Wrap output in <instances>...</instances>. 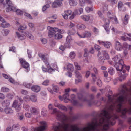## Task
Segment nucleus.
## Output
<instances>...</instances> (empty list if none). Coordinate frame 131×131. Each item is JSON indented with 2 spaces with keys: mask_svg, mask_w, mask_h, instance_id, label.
<instances>
[{
  "mask_svg": "<svg viewBox=\"0 0 131 131\" xmlns=\"http://www.w3.org/2000/svg\"><path fill=\"white\" fill-rule=\"evenodd\" d=\"M52 114H57V118L63 122L61 124L58 123L53 125V129L54 131H73V129L71 127L69 123H67L66 121L67 119L66 116L63 113L58 111L56 108H53Z\"/></svg>",
  "mask_w": 131,
  "mask_h": 131,
  "instance_id": "obj_1",
  "label": "nucleus"
},
{
  "mask_svg": "<svg viewBox=\"0 0 131 131\" xmlns=\"http://www.w3.org/2000/svg\"><path fill=\"white\" fill-rule=\"evenodd\" d=\"M39 55L43 60L45 63L46 66L47 68L45 67L44 66L42 67V70L43 71L47 72V70L48 68H50V65H49L48 62V59L47 57V55H45L42 54H39Z\"/></svg>",
  "mask_w": 131,
  "mask_h": 131,
  "instance_id": "obj_2",
  "label": "nucleus"
},
{
  "mask_svg": "<svg viewBox=\"0 0 131 131\" xmlns=\"http://www.w3.org/2000/svg\"><path fill=\"white\" fill-rule=\"evenodd\" d=\"M102 53L103 56H101V53L100 51H98L97 57L99 58V60H103L108 59L109 58V56L107 52L105 50H103L102 51Z\"/></svg>",
  "mask_w": 131,
  "mask_h": 131,
  "instance_id": "obj_3",
  "label": "nucleus"
},
{
  "mask_svg": "<svg viewBox=\"0 0 131 131\" xmlns=\"http://www.w3.org/2000/svg\"><path fill=\"white\" fill-rule=\"evenodd\" d=\"M64 70L67 71L68 73V76L71 77L72 76L71 73L73 71L74 69V67L72 64L69 63H67L63 67Z\"/></svg>",
  "mask_w": 131,
  "mask_h": 131,
  "instance_id": "obj_4",
  "label": "nucleus"
},
{
  "mask_svg": "<svg viewBox=\"0 0 131 131\" xmlns=\"http://www.w3.org/2000/svg\"><path fill=\"white\" fill-rule=\"evenodd\" d=\"M47 28L49 29L48 35L50 37H52L55 33L58 31V28H52L49 26Z\"/></svg>",
  "mask_w": 131,
  "mask_h": 131,
  "instance_id": "obj_5",
  "label": "nucleus"
},
{
  "mask_svg": "<svg viewBox=\"0 0 131 131\" xmlns=\"http://www.w3.org/2000/svg\"><path fill=\"white\" fill-rule=\"evenodd\" d=\"M124 62L122 60H120L118 63L115 64V67H116V70L121 72L123 68Z\"/></svg>",
  "mask_w": 131,
  "mask_h": 131,
  "instance_id": "obj_6",
  "label": "nucleus"
},
{
  "mask_svg": "<svg viewBox=\"0 0 131 131\" xmlns=\"http://www.w3.org/2000/svg\"><path fill=\"white\" fill-rule=\"evenodd\" d=\"M78 99L81 101L85 102L90 105L91 104V100H87L86 97H83L82 95L80 93H78L77 94Z\"/></svg>",
  "mask_w": 131,
  "mask_h": 131,
  "instance_id": "obj_7",
  "label": "nucleus"
},
{
  "mask_svg": "<svg viewBox=\"0 0 131 131\" xmlns=\"http://www.w3.org/2000/svg\"><path fill=\"white\" fill-rule=\"evenodd\" d=\"M40 124L43 126L35 128L34 129V131H43L45 129V128L46 127V122L44 121H42L40 122Z\"/></svg>",
  "mask_w": 131,
  "mask_h": 131,
  "instance_id": "obj_8",
  "label": "nucleus"
},
{
  "mask_svg": "<svg viewBox=\"0 0 131 131\" xmlns=\"http://www.w3.org/2000/svg\"><path fill=\"white\" fill-rule=\"evenodd\" d=\"M0 21L2 23L1 24V26L3 28H7L9 27L10 25L8 23L5 21L4 19L0 15Z\"/></svg>",
  "mask_w": 131,
  "mask_h": 131,
  "instance_id": "obj_9",
  "label": "nucleus"
},
{
  "mask_svg": "<svg viewBox=\"0 0 131 131\" xmlns=\"http://www.w3.org/2000/svg\"><path fill=\"white\" fill-rule=\"evenodd\" d=\"M115 49L117 51H120L122 50L123 48V46L121 43L116 41L115 43Z\"/></svg>",
  "mask_w": 131,
  "mask_h": 131,
  "instance_id": "obj_10",
  "label": "nucleus"
},
{
  "mask_svg": "<svg viewBox=\"0 0 131 131\" xmlns=\"http://www.w3.org/2000/svg\"><path fill=\"white\" fill-rule=\"evenodd\" d=\"M98 41L99 44L107 48H109L110 46H111V43L108 41L104 42L99 40Z\"/></svg>",
  "mask_w": 131,
  "mask_h": 131,
  "instance_id": "obj_11",
  "label": "nucleus"
},
{
  "mask_svg": "<svg viewBox=\"0 0 131 131\" xmlns=\"http://www.w3.org/2000/svg\"><path fill=\"white\" fill-rule=\"evenodd\" d=\"M19 60L21 65L24 68L26 69L29 67V64L24 59L20 58Z\"/></svg>",
  "mask_w": 131,
  "mask_h": 131,
  "instance_id": "obj_12",
  "label": "nucleus"
},
{
  "mask_svg": "<svg viewBox=\"0 0 131 131\" xmlns=\"http://www.w3.org/2000/svg\"><path fill=\"white\" fill-rule=\"evenodd\" d=\"M62 4V2L61 1L58 0H56L52 3V7L53 8H57L60 6Z\"/></svg>",
  "mask_w": 131,
  "mask_h": 131,
  "instance_id": "obj_13",
  "label": "nucleus"
},
{
  "mask_svg": "<svg viewBox=\"0 0 131 131\" xmlns=\"http://www.w3.org/2000/svg\"><path fill=\"white\" fill-rule=\"evenodd\" d=\"M54 106L58 107L59 109L61 110L64 111H67V109L65 106L61 104H60L58 103H55Z\"/></svg>",
  "mask_w": 131,
  "mask_h": 131,
  "instance_id": "obj_14",
  "label": "nucleus"
},
{
  "mask_svg": "<svg viewBox=\"0 0 131 131\" xmlns=\"http://www.w3.org/2000/svg\"><path fill=\"white\" fill-rule=\"evenodd\" d=\"M85 2L90 5L92 4V2L90 0H79V4L81 6H84Z\"/></svg>",
  "mask_w": 131,
  "mask_h": 131,
  "instance_id": "obj_15",
  "label": "nucleus"
},
{
  "mask_svg": "<svg viewBox=\"0 0 131 131\" xmlns=\"http://www.w3.org/2000/svg\"><path fill=\"white\" fill-rule=\"evenodd\" d=\"M10 101L8 99L5 100L1 103L2 106L4 107L8 106L10 103Z\"/></svg>",
  "mask_w": 131,
  "mask_h": 131,
  "instance_id": "obj_16",
  "label": "nucleus"
},
{
  "mask_svg": "<svg viewBox=\"0 0 131 131\" xmlns=\"http://www.w3.org/2000/svg\"><path fill=\"white\" fill-rule=\"evenodd\" d=\"M129 18V15L127 14L126 15L124 18L122 19L123 24L125 25L127 24L128 23Z\"/></svg>",
  "mask_w": 131,
  "mask_h": 131,
  "instance_id": "obj_17",
  "label": "nucleus"
},
{
  "mask_svg": "<svg viewBox=\"0 0 131 131\" xmlns=\"http://www.w3.org/2000/svg\"><path fill=\"white\" fill-rule=\"evenodd\" d=\"M31 90L35 92H38L40 90V87L38 85H35L31 88Z\"/></svg>",
  "mask_w": 131,
  "mask_h": 131,
  "instance_id": "obj_18",
  "label": "nucleus"
},
{
  "mask_svg": "<svg viewBox=\"0 0 131 131\" xmlns=\"http://www.w3.org/2000/svg\"><path fill=\"white\" fill-rule=\"evenodd\" d=\"M72 12L71 10H68L65 12V14L62 15L64 18L65 19L68 18V16L70 15L71 14Z\"/></svg>",
  "mask_w": 131,
  "mask_h": 131,
  "instance_id": "obj_19",
  "label": "nucleus"
},
{
  "mask_svg": "<svg viewBox=\"0 0 131 131\" xmlns=\"http://www.w3.org/2000/svg\"><path fill=\"white\" fill-rule=\"evenodd\" d=\"M4 111L6 114H11L13 113V110L10 108L6 107L4 109Z\"/></svg>",
  "mask_w": 131,
  "mask_h": 131,
  "instance_id": "obj_20",
  "label": "nucleus"
},
{
  "mask_svg": "<svg viewBox=\"0 0 131 131\" xmlns=\"http://www.w3.org/2000/svg\"><path fill=\"white\" fill-rule=\"evenodd\" d=\"M17 9L16 7L14 6L13 5L11 7H8L6 9V11L7 12H9L10 11H16Z\"/></svg>",
  "mask_w": 131,
  "mask_h": 131,
  "instance_id": "obj_21",
  "label": "nucleus"
},
{
  "mask_svg": "<svg viewBox=\"0 0 131 131\" xmlns=\"http://www.w3.org/2000/svg\"><path fill=\"white\" fill-rule=\"evenodd\" d=\"M104 21L105 22L106 26H104V27L105 30L106 31L107 33H108L109 30V29L108 27V25L109 23V20L108 19H106Z\"/></svg>",
  "mask_w": 131,
  "mask_h": 131,
  "instance_id": "obj_22",
  "label": "nucleus"
},
{
  "mask_svg": "<svg viewBox=\"0 0 131 131\" xmlns=\"http://www.w3.org/2000/svg\"><path fill=\"white\" fill-rule=\"evenodd\" d=\"M16 33L17 37L19 39L22 40L25 38V36L23 34H20L17 32H16Z\"/></svg>",
  "mask_w": 131,
  "mask_h": 131,
  "instance_id": "obj_23",
  "label": "nucleus"
},
{
  "mask_svg": "<svg viewBox=\"0 0 131 131\" xmlns=\"http://www.w3.org/2000/svg\"><path fill=\"white\" fill-rule=\"evenodd\" d=\"M30 111L34 115L38 114L39 113L38 110L34 107H31L30 109Z\"/></svg>",
  "mask_w": 131,
  "mask_h": 131,
  "instance_id": "obj_24",
  "label": "nucleus"
},
{
  "mask_svg": "<svg viewBox=\"0 0 131 131\" xmlns=\"http://www.w3.org/2000/svg\"><path fill=\"white\" fill-rule=\"evenodd\" d=\"M112 60L114 62V64H116L117 63H118L120 60V59L119 58L118 56L117 55H116L112 58Z\"/></svg>",
  "mask_w": 131,
  "mask_h": 131,
  "instance_id": "obj_25",
  "label": "nucleus"
},
{
  "mask_svg": "<svg viewBox=\"0 0 131 131\" xmlns=\"http://www.w3.org/2000/svg\"><path fill=\"white\" fill-rule=\"evenodd\" d=\"M25 34L26 36L29 39L32 40H33L34 39V36L30 33L26 31L25 32Z\"/></svg>",
  "mask_w": 131,
  "mask_h": 131,
  "instance_id": "obj_26",
  "label": "nucleus"
},
{
  "mask_svg": "<svg viewBox=\"0 0 131 131\" xmlns=\"http://www.w3.org/2000/svg\"><path fill=\"white\" fill-rule=\"evenodd\" d=\"M71 97L72 100L71 102L73 105H76L77 104L78 102L77 101L74 100L75 97V95L74 94H72L71 96Z\"/></svg>",
  "mask_w": 131,
  "mask_h": 131,
  "instance_id": "obj_27",
  "label": "nucleus"
},
{
  "mask_svg": "<svg viewBox=\"0 0 131 131\" xmlns=\"http://www.w3.org/2000/svg\"><path fill=\"white\" fill-rule=\"evenodd\" d=\"M77 27L78 29L80 30H83L86 28L85 26L83 24H78L77 25Z\"/></svg>",
  "mask_w": 131,
  "mask_h": 131,
  "instance_id": "obj_28",
  "label": "nucleus"
},
{
  "mask_svg": "<svg viewBox=\"0 0 131 131\" xmlns=\"http://www.w3.org/2000/svg\"><path fill=\"white\" fill-rule=\"evenodd\" d=\"M69 2L70 5L71 6H75L77 4L76 0H70Z\"/></svg>",
  "mask_w": 131,
  "mask_h": 131,
  "instance_id": "obj_29",
  "label": "nucleus"
},
{
  "mask_svg": "<svg viewBox=\"0 0 131 131\" xmlns=\"http://www.w3.org/2000/svg\"><path fill=\"white\" fill-rule=\"evenodd\" d=\"M9 32V31L7 29H4L2 30V34L4 36H7Z\"/></svg>",
  "mask_w": 131,
  "mask_h": 131,
  "instance_id": "obj_30",
  "label": "nucleus"
},
{
  "mask_svg": "<svg viewBox=\"0 0 131 131\" xmlns=\"http://www.w3.org/2000/svg\"><path fill=\"white\" fill-rule=\"evenodd\" d=\"M75 77L78 79H81L82 78V76L80 73L77 70L75 71Z\"/></svg>",
  "mask_w": 131,
  "mask_h": 131,
  "instance_id": "obj_31",
  "label": "nucleus"
},
{
  "mask_svg": "<svg viewBox=\"0 0 131 131\" xmlns=\"http://www.w3.org/2000/svg\"><path fill=\"white\" fill-rule=\"evenodd\" d=\"M107 15L108 17L111 19H113L116 16L114 14L111 13L110 12H108Z\"/></svg>",
  "mask_w": 131,
  "mask_h": 131,
  "instance_id": "obj_32",
  "label": "nucleus"
},
{
  "mask_svg": "<svg viewBox=\"0 0 131 131\" xmlns=\"http://www.w3.org/2000/svg\"><path fill=\"white\" fill-rule=\"evenodd\" d=\"M30 99L32 102H36L37 101V97L36 96L34 95H32L30 96Z\"/></svg>",
  "mask_w": 131,
  "mask_h": 131,
  "instance_id": "obj_33",
  "label": "nucleus"
},
{
  "mask_svg": "<svg viewBox=\"0 0 131 131\" xmlns=\"http://www.w3.org/2000/svg\"><path fill=\"white\" fill-rule=\"evenodd\" d=\"M27 28V26L26 25L23 26L20 25L18 28V30L20 32H22L23 30L26 29Z\"/></svg>",
  "mask_w": 131,
  "mask_h": 131,
  "instance_id": "obj_34",
  "label": "nucleus"
},
{
  "mask_svg": "<svg viewBox=\"0 0 131 131\" xmlns=\"http://www.w3.org/2000/svg\"><path fill=\"white\" fill-rule=\"evenodd\" d=\"M21 105V104L18 103L17 100H15L13 102L12 106L14 108L18 106V105Z\"/></svg>",
  "mask_w": 131,
  "mask_h": 131,
  "instance_id": "obj_35",
  "label": "nucleus"
},
{
  "mask_svg": "<svg viewBox=\"0 0 131 131\" xmlns=\"http://www.w3.org/2000/svg\"><path fill=\"white\" fill-rule=\"evenodd\" d=\"M82 19L85 21H88L89 19V17L86 15L82 16H81Z\"/></svg>",
  "mask_w": 131,
  "mask_h": 131,
  "instance_id": "obj_36",
  "label": "nucleus"
},
{
  "mask_svg": "<svg viewBox=\"0 0 131 131\" xmlns=\"http://www.w3.org/2000/svg\"><path fill=\"white\" fill-rule=\"evenodd\" d=\"M76 31L74 29H73L71 30H70L68 31L67 33L70 35H73L76 32Z\"/></svg>",
  "mask_w": 131,
  "mask_h": 131,
  "instance_id": "obj_37",
  "label": "nucleus"
},
{
  "mask_svg": "<svg viewBox=\"0 0 131 131\" xmlns=\"http://www.w3.org/2000/svg\"><path fill=\"white\" fill-rule=\"evenodd\" d=\"M66 40L67 43H71L73 40L71 39V36L70 35H69L67 36L66 39Z\"/></svg>",
  "mask_w": 131,
  "mask_h": 131,
  "instance_id": "obj_38",
  "label": "nucleus"
},
{
  "mask_svg": "<svg viewBox=\"0 0 131 131\" xmlns=\"http://www.w3.org/2000/svg\"><path fill=\"white\" fill-rule=\"evenodd\" d=\"M108 72L109 74L111 75H113L115 73L113 68L111 67H110L108 69Z\"/></svg>",
  "mask_w": 131,
  "mask_h": 131,
  "instance_id": "obj_39",
  "label": "nucleus"
},
{
  "mask_svg": "<svg viewBox=\"0 0 131 131\" xmlns=\"http://www.w3.org/2000/svg\"><path fill=\"white\" fill-rule=\"evenodd\" d=\"M41 113V115L43 116H45L47 113V111L46 109L45 108H43L42 110Z\"/></svg>",
  "mask_w": 131,
  "mask_h": 131,
  "instance_id": "obj_40",
  "label": "nucleus"
},
{
  "mask_svg": "<svg viewBox=\"0 0 131 131\" xmlns=\"http://www.w3.org/2000/svg\"><path fill=\"white\" fill-rule=\"evenodd\" d=\"M54 37L55 39H58L61 38L62 36L61 34L57 33L55 35Z\"/></svg>",
  "mask_w": 131,
  "mask_h": 131,
  "instance_id": "obj_41",
  "label": "nucleus"
},
{
  "mask_svg": "<svg viewBox=\"0 0 131 131\" xmlns=\"http://www.w3.org/2000/svg\"><path fill=\"white\" fill-rule=\"evenodd\" d=\"M23 84L24 86L28 88H30L32 85L31 84L26 82L23 83Z\"/></svg>",
  "mask_w": 131,
  "mask_h": 131,
  "instance_id": "obj_42",
  "label": "nucleus"
},
{
  "mask_svg": "<svg viewBox=\"0 0 131 131\" xmlns=\"http://www.w3.org/2000/svg\"><path fill=\"white\" fill-rule=\"evenodd\" d=\"M91 5H92V4ZM85 10L88 13L92 11L93 10V8L92 7V5H91V6L90 7H86L85 8Z\"/></svg>",
  "mask_w": 131,
  "mask_h": 131,
  "instance_id": "obj_43",
  "label": "nucleus"
},
{
  "mask_svg": "<svg viewBox=\"0 0 131 131\" xmlns=\"http://www.w3.org/2000/svg\"><path fill=\"white\" fill-rule=\"evenodd\" d=\"M126 35V33L124 34V36H122L121 37V39L124 41H126L127 40V38Z\"/></svg>",
  "mask_w": 131,
  "mask_h": 131,
  "instance_id": "obj_44",
  "label": "nucleus"
},
{
  "mask_svg": "<svg viewBox=\"0 0 131 131\" xmlns=\"http://www.w3.org/2000/svg\"><path fill=\"white\" fill-rule=\"evenodd\" d=\"M53 89L54 92H58L59 90V88L58 86L56 85H54L53 86Z\"/></svg>",
  "mask_w": 131,
  "mask_h": 131,
  "instance_id": "obj_45",
  "label": "nucleus"
},
{
  "mask_svg": "<svg viewBox=\"0 0 131 131\" xmlns=\"http://www.w3.org/2000/svg\"><path fill=\"white\" fill-rule=\"evenodd\" d=\"M6 2L8 5V7H11L13 5V4L10 0H6Z\"/></svg>",
  "mask_w": 131,
  "mask_h": 131,
  "instance_id": "obj_46",
  "label": "nucleus"
},
{
  "mask_svg": "<svg viewBox=\"0 0 131 131\" xmlns=\"http://www.w3.org/2000/svg\"><path fill=\"white\" fill-rule=\"evenodd\" d=\"M75 54L73 52H71L69 55V57L71 59H74L75 57Z\"/></svg>",
  "mask_w": 131,
  "mask_h": 131,
  "instance_id": "obj_47",
  "label": "nucleus"
},
{
  "mask_svg": "<svg viewBox=\"0 0 131 131\" xmlns=\"http://www.w3.org/2000/svg\"><path fill=\"white\" fill-rule=\"evenodd\" d=\"M84 35L85 36V37H90L91 36V33L88 31H87L85 32L84 34Z\"/></svg>",
  "mask_w": 131,
  "mask_h": 131,
  "instance_id": "obj_48",
  "label": "nucleus"
},
{
  "mask_svg": "<svg viewBox=\"0 0 131 131\" xmlns=\"http://www.w3.org/2000/svg\"><path fill=\"white\" fill-rule=\"evenodd\" d=\"M74 66L75 67L76 69L77 70H80L81 69V67L77 63L75 62L74 63Z\"/></svg>",
  "mask_w": 131,
  "mask_h": 131,
  "instance_id": "obj_49",
  "label": "nucleus"
},
{
  "mask_svg": "<svg viewBox=\"0 0 131 131\" xmlns=\"http://www.w3.org/2000/svg\"><path fill=\"white\" fill-rule=\"evenodd\" d=\"M1 91L3 92H7L9 91V89L7 88L3 87L2 88Z\"/></svg>",
  "mask_w": 131,
  "mask_h": 131,
  "instance_id": "obj_50",
  "label": "nucleus"
},
{
  "mask_svg": "<svg viewBox=\"0 0 131 131\" xmlns=\"http://www.w3.org/2000/svg\"><path fill=\"white\" fill-rule=\"evenodd\" d=\"M50 6L48 4H47L46 5L44 6L42 9V11H45L47 8L49 7Z\"/></svg>",
  "mask_w": 131,
  "mask_h": 131,
  "instance_id": "obj_51",
  "label": "nucleus"
},
{
  "mask_svg": "<svg viewBox=\"0 0 131 131\" xmlns=\"http://www.w3.org/2000/svg\"><path fill=\"white\" fill-rule=\"evenodd\" d=\"M21 105H18V106H17L14 108H15V110L16 112H19L21 110Z\"/></svg>",
  "mask_w": 131,
  "mask_h": 131,
  "instance_id": "obj_52",
  "label": "nucleus"
},
{
  "mask_svg": "<svg viewBox=\"0 0 131 131\" xmlns=\"http://www.w3.org/2000/svg\"><path fill=\"white\" fill-rule=\"evenodd\" d=\"M15 12L16 14L18 15H21L23 14V11L19 9H17Z\"/></svg>",
  "mask_w": 131,
  "mask_h": 131,
  "instance_id": "obj_53",
  "label": "nucleus"
},
{
  "mask_svg": "<svg viewBox=\"0 0 131 131\" xmlns=\"http://www.w3.org/2000/svg\"><path fill=\"white\" fill-rule=\"evenodd\" d=\"M30 99V96H27L23 97L24 101L27 102H28Z\"/></svg>",
  "mask_w": 131,
  "mask_h": 131,
  "instance_id": "obj_54",
  "label": "nucleus"
},
{
  "mask_svg": "<svg viewBox=\"0 0 131 131\" xmlns=\"http://www.w3.org/2000/svg\"><path fill=\"white\" fill-rule=\"evenodd\" d=\"M23 107L26 110L28 111L29 110V106L27 104H24L23 106Z\"/></svg>",
  "mask_w": 131,
  "mask_h": 131,
  "instance_id": "obj_55",
  "label": "nucleus"
},
{
  "mask_svg": "<svg viewBox=\"0 0 131 131\" xmlns=\"http://www.w3.org/2000/svg\"><path fill=\"white\" fill-rule=\"evenodd\" d=\"M69 95L68 93H66L65 94H64L63 96V97L64 99L68 100L69 99Z\"/></svg>",
  "mask_w": 131,
  "mask_h": 131,
  "instance_id": "obj_56",
  "label": "nucleus"
},
{
  "mask_svg": "<svg viewBox=\"0 0 131 131\" xmlns=\"http://www.w3.org/2000/svg\"><path fill=\"white\" fill-rule=\"evenodd\" d=\"M67 25L68 27L70 28L74 27L75 26L74 24L71 22H70Z\"/></svg>",
  "mask_w": 131,
  "mask_h": 131,
  "instance_id": "obj_57",
  "label": "nucleus"
},
{
  "mask_svg": "<svg viewBox=\"0 0 131 131\" xmlns=\"http://www.w3.org/2000/svg\"><path fill=\"white\" fill-rule=\"evenodd\" d=\"M102 10L103 12L107 11V5L106 4L104 5L102 8Z\"/></svg>",
  "mask_w": 131,
  "mask_h": 131,
  "instance_id": "obj_58",
  "label": "nucleus"
},
{
  "mask_svg": "<svg viewBox=\"0 0 131 131\" xmlns=\"http://www.w3.org/2000/svg\"><path fill=\"white\" fill-rule=\"evenodd\" d=\"M21 94L24 95H27L28 94V92L27 91L24 90H21Z\"/></svg>",
  "mask_w": 131,
  "mask_h": 131,
  "instance_id": "obj_59",
  "label": "nucleus"
},
{
  "mask_svg": "<svg viewBox=\"0 0 131 131\" xmlns=\"http://www.w3.org/2000/svg\"><path fill=\"white\" fill-rule=\"evenodd\" d=\"M40 40L42 43L43 44H46L47 42V40L45 38H41Z\"/></svg>",
  "mask_w": 131,
  "mask_h": 131,
  "instance_id": "obj_60",
  "label": "nucleus"
},
{
  "mask_svg": "<svg viewBox=\"0 0 131 131\" xmlns=\"http://www.w3.org/2000/svg\"><path fill=\"white\" fill-rule=\"evenodd\" d=\"M121 75H120L121 77L122 78L123 80H124L125 79V78L127 76V74H123L122 72H121Z\"/></svg>",
  "mask_w": 131,
  "mask_h": 131,
  "instance_id": "obj_61",
  "label": "nucleus"
},
{
  "mask_svg": "<svg viewBox=\"0 0 131 131\" xmlns=\"http://www.w3.org/2000/svg\"><path fill=\"white\" fill-rule=\"evenodd\" d=\"M55 71V70L53 69L52 68H48V70L47 71L49 72V73H51L53 72H54Z\"/></svg>",
  "mask_w": 131,
  "mask_h": 131,
  "instance_id": "obj_62",
  "label": "nucleus"
},
{
  "mask_svg": "<svg viewBox=\"0 0 131 131\" xmlns=\"http://www.w3.org/2000/svg\"><path fill=\"white\" fill-rule=\"evenodd\" d=\"M118 6L119 8H121L123 6V3L121 2H119L118 3Z\"/></svg>",
  "mask_w": 131,
  "mask_h": 131,
  "instance_id": "obj_63",
  "label": "nucleus"
},
{
  "mask_svg": "<svg viewBox=\"0 0 131 131\" xmlns=\"http://www.w3.org/2000/svg\"><path fill=\"white\" fill-rule=\"evenodd\" d=\"M49 81L48 80H45L42 83V84L45 85H48Z\"/></svg>",
  "mask_w": 131,
  "mask_h": 131,
  "instance_id": "obj_64",
  "label": "nucleus"
}]
</instances>
